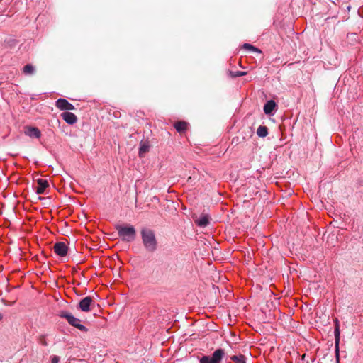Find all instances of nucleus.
Wrapping results in <instances>:
<instances>
[{
    "instance_id": "9",
    "label": "nucleus",
    "mask_w": 363,
    "mask_h": 363,
    "mask_svg": "<svg viewBox=\"0 0 363 363\" xmlns=\"http://www.w3.org/2000/svg\"><path fill=\"white\" fill-rule=\"evenodd\" d=\"M92 301V298L90 296H86L80 301L79 308L84 312H89Z\"/></svg>"
},
{
    "instance_id": "18",
    "label": "nucleus",
    "mask_w": 363,
    "mask_h": 363,
    "mask_svg": "<svg viewBox=\"0 0 363 363\" xmlns=\"http://www.w3.org/2000/svg\"><path fill=\"white\" fill-rule=\"evenodd\" d=\"M243 48L245 49V50H247L255 52H259V53L261 52V50L259 49L254 47L253 45H250L249 43H245L243 45Z\"/></svg>"
},
{
    "instance_id": "4",
    "label": "nucleus",
    "mask_w": 363,
    "mask_h": 363,
    "mask_svg": "<svg viewBox=\"0 0 363 363\" xmlns=\"http://www.w3.org/2000/svg\"><path fill=\"white\" fill-rule=\"evenodd\" d=\"M60 316L66 318L70 325L77 328L79 330L83 332L87 331V328L80 323V320L73 316L71 313L66 311H62L60 313Z\"/></svg>"
},
{
    "instance_id": "8",
    "label": "nucleus",
    "mask_w": 363,
    "mask_h": 363,
    "mask_svg": "<svg viewBox=\"0 0 363 363\" xmlns=\"http://www.w3.org/2000/svg\"><path fill=\"white\" fill-rule=\"evenodd\" d=\"M25 135L33 138H40L41 136V132L38 128L27 126L25 128Z\"/></svg>"
},
{
    "instance_id": "2",
    "label": "nucleus",
    "mask_w": 363,
    "mask_h": 363,
    "mask_svg": "<svg viewBox=\"0 0 363 363\" xmlns=\"http://www.w3.org/2000/svg\"><path fill=\"white\" fill-rule=\"evenodd\" d=\"M116 230L119 237L125 242H132L135 238V229L132 225H117Z\"/></svg>"
},
{
    "instance_id": "7",
    "label": "nucleus",
    "mask_w": 363,
    "mask_h": 363,
    "mask_svg": "<svg viewBox=\"0 0 363 363\" xmlns=\"http://www.w3.org/2000/svg\"><path fill=\"white\" fill-rule=\"evenodd\" d=\"M55 106L60 110H74V106L65 99H59L55 102Z\"/></svg>"
},
{
    "instance_id": "13",
    "label": "nucleus",
    "mask_w": 363,
    "mask_h": 363,
    "mask_svg": "<svg viewBox=\"0 0 363 363\" xmlns=\"http://www.w3.org/2000/svg\"><path fill=\"white\" fill-rule=\"evenodd\" d=\"M276 107V103L273 100L267 101L264 106V111L266 114L270 115Z\"/></svg>"
},
{
    "instance_id": "11",
    "label": "nucleus",
    "mask_w": 363,
    "mask_h": 363,
    "mask_svg": "<svg viewBox=\"0 0 363 363\" xmlns=\"http://www.w3.org/2000/svg\"><path fill=\"white\" fill-rule=\"evenodd\" d=\"M194 221L198 226L205 228L209 224V216L206 214H202Z\"/></svg>"
},
{
    "instance_id": "10",
    "label": "nucleus",
    "mask_w": 363,
    "mask_h": 363,
    "mask_svg": "<svg viewBox=\"0 0 363 363\" xmlns=\"http://www.w3.org/2000/svg\"><path fill=\"white\" fill-rule=\"evenodd\" d=\"M63 120L68 124L72 125L77 121V118L75 114L72 112L65 111L61 114Z\"/></svg>"
},
{
    "instance_id": "5",
    "label": "nucleus",
    "mask_w": 363,
    "mask_h": 363,
    "mask_svg": "<svg viewBox=\"0 0 363 363\" xmlns=\"http://www.w3.org/2000/svg\"><path fill=\"white\" fill-rule=\"evenodd\" d=\"M335 323V359L337 363L340 362V323L337 318L334 320Z\"/></svg>"
},
{
    "instance_id": "15",
    "label": "nucleus",
    "mask_w": 363,
    "mask_h": 363,
    "mask_svg": "<svg viewBox=\"0 0 363 363\" xmlns=\"http://www.w3.org/2000/svg\"><path fill=\"white\" fill-rule=\"evenodd\" d=\"M150 146L147 143L143 142L140 145L139 155L143 157L147 152L149 151Z\"/></svg>"
},
{
    "instance_id": "19",
    "label": "nucleus",
    "mask_w": 363,
    "mask_h": 363,
    "mask_svg": "<svg viewBox=\"0 0 363 363\" xmlns=\"http://www.w3.org/2000/svg\"><path fill=\"white\" fill-rule=\"evenodd\" d=\"M229 74L232 77H242V76L246 75L247 72H242V71H236V72L230 71Z\"/></svg>"
},
{
    "instance_id": "12",
    "label": "nucleus",
    "mask_w": 363,
    "mask_h": 363,
    "mask_svg": "<svg viewBox=\"0 0 363 363\" xmlns=\"http://www.w3.org/2000/svg\"><path fill=\"white\" fill-rule=\"evenodd\" d=\"M38 187L36 188V193L38 194H43L45 189L48 186V182L45 179H40L38 180Z\"/></svg>"
},
{
    "instance_id": "6",
    "label": "nucleus",
    "mask_w": 363,
    "mask_h": 363,
    "mask_svg": "<svg viewBox=\"0 0 363 363\" xmlns=\"http://www.w3.org/2000/svg\"><path fill=\"white\" fill-rule=\"evenodd\" d=\"M67 246L65 243L59 242L55 244L53 250L55 253L60 257H64L67 253Z\"/></svg>"
},
{
    "instance_id": "1",
    "label": "nucleus",
    "mask_w": 363,
    "mask_h": 363,
    "mask_svg": "<svg viewBox=\"0 0 363 363\" xmlns=\"http://www.w3.org/2000/svg\"><path fill=\"white\" fill-rule=\"evenodd\" d=\"M143 243L147 250L153 252L157 248V241L154 232L147 228L141 230Z\"/></svg>"
},
{
    "instance_id": "17",
    "label": "nucleus",
    "mask_w": 363,
    "mask_h": 363,
    "mask_svg": "<svg viewBox=\"0 0 363 363\" xmlns=\"http://www.w3.org/2000/svg\"><path fill=\"white\" fill-rule=\"evenodd\" d=\"M23 72L25 74H33L35 72V68L32 65L28 64L24 66Z\"/></svg>"
},
{
    "instance_id": "20",
    "label": "nucleus",
    "mask_w": 363,
    "mask_h": 363,
    "mask_svg": "<svg viewBox=\"0 0 363 363\" xmlns=\"http://www.w3.org/2000/svg\"><path fill=\"white\" fill-rule=\"evenodd\" d=\"M245 357L243 355L233 356L231 359L235 363H245Z\"/></svg>"
},
{
    "instance_id": "21",
    "label": "nucleus",
    "mask_w": 363,
    "mask_h": 363,
    "mask_svg": "<svg viewBox=\"0 0 363 363\" xmlns=\"http://www.w3.org/2000/svg\"><path fill=\"white\" fill-rule=\"evenodd\" d=\"M60 362V357L58 356L54 355L51 357V362L52 363H58Z\"/></svg>"
},
{
    "instance_id": "14",
    "label": "nucleus",
    "mask_w": 363,
    "mask_h": 363,
    "mask_svg": "<svg viewBox=\"0 0 363 363\" xmlns=\"http://www.w3.org/2000/svg\"><path fill=\"white\" fill-rule=\"evenodd\" d=\"M187 125V123L184 121H179L174 124V128L179 133H182L186 130Z\"/></svg>"
},
{
    "instance_id": "3",
    "label": "nucleus",
    "mask_w": 363,
    "mask_h": 363,
    "mask_svg": "<svg viewBox=\"0 0 363 363\" xmlns=\"http://www.w3.org/2000/svg\"><path fill=\"white\" fill-rule=\"evenodd\" d=\"M225 355L223 349H217L211 357L203 356L200 359V363H220Z\"/></svg>"
},
{
    "instance_id": "16",
    "label": "nucleus",
    "mask_w": 363,
    "mask_h": 363,
    "mask_svg": "<svg viewBox=\"0 0 363 363\" xmlns=\"http://www.w3.org/2000/svg\"><path fill=\"white\" fill-rule=\"evenodd\" d=\"M257 134L262 138L266 137L268 134L267 128L264 125H259L257 130Z\"/></svg>"
},
{
    "instance_id": "22",
    "label": "nucleus",
    "mask_w": 363,
    "mask_h": 363,
    "mask_svg": "<svg viewBox=\"0 0 363 363\" xmlns=\"http://www.w3.org/2000/svg\"><path fill=\"white\" fill-rule=\"evenodd\" d=\"M3 316H2V314L0 313V320L2 319Z\"/></svg>"
}]
</instances>
